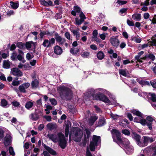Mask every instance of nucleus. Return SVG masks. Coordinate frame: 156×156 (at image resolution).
<instances>
[{
    "instance_id": "f257e3e1",
    "label": "nucleus",
    "mask_w": 156,
    "mask_h": 156,
    "mask_svg": "<svg viewBox=\"0 0 156 156\" xmlns=\"http://www.w3.org/2000/svg\"><path fill=\"white\" fill-rule=\"evenodd\" d=\"M61 98L70 100L72 98L73 92L70 88H57Z\"/></svg>"
},
{
    "instance_id": "f03ea898",
    "label": "nucleus",
    "mask_w": 156,
    "mask_h": 156,
    "mask_svg": "<svg viewBox=\"0 0 156 156\" xmlns=\"http://www.w3.org/2000/svg\"><path fill=\"white\" fill-rule=\"evenodd\" d=\"M83 135V131L80 128H77L73 131V140L76 142H80Z\"/></svg>"
},
{
    "instance_id": "7ed1b4c3",
    "label": "nucleus",
    "mask_w": 156,
    "mask_h": 156,
    "mask_svg": "<svg viewBox=\"0 0 156 156\" xmlns=\"http://www.w3.org/2000/svg\"><path fill=\"white\" fill-rule=\"evenodd\" d=\"M58 138L57 142L58 143L59 145L61 148L65 149L66 145L67 142V139H66L64 134L61 132L58 133Z\"/></svg>"
},
{
    "instance_id": "20e7f679",
    "label": "nucleus",
    "mask_w": 156,
    "mask_h": 156,
    "mask_svg": "<svg viewBox=\"0 0 156 156\" xmlns=\"http://www.w3.org/2000/svg\"><path fill=\"white\" fill-rule=\"evenodd\" d=\"M43 115V113L41 111L35 109L34 113H31L30 117L32 120L36 121L38 120L40 116H42Z\"/></svg>"
},
{
    "instance_id": "39448f33",
    "label": "nucleus",
    "mask_w": 156,
    "mask_h": 156,
    "mask_svg": "<svg viewBox=\"0 0 156 156\" xmlns=\"http://www.w3.org/2000/svg\"><path fill=\"white\" fill-rule=\"evenodd\" d=\"M111 133L112 134H115L117 140L121 144H124L126 142V140H122L121 137V133L118 130L115 129H112L111 131Z\"/></svg>"
},
{
    "instance_id": "423d86ee",
    "label": "nucleus",
    "mask_w": 156,
    "mask_h": 156,
    "mask_svg": "<svg viewBox=\"0 0 156 156\" xmlns=\"http://www.w3.org/2000/svg\"><path fill=\"white\" fill-rule=\"evenodd\" d=\"M85 131L86 134H84V138L82 141V144L83 146H86L87 143V140L88 141H89L91 134V132L88 129H86Z\"/></svg>"
},
{
    "instance_id": "0eeeda50",
    "label": "nucleus",
    "mask_w": 156,
    "mask_h": 156,
    "mask_svg": "<svg viewBox=\"0 0 156 156\" xmlns=\"http://www.w3.org/2000/svg\"><path fill=\"white\" fill-rule=\"evenodd\" d=\"M132 136L133 139L135 141L136 144L140 147L141 142L140 140L141 138V136L134 132L132 133Z\"/></svg>"
},
{
    "instance_id": "6e6552de",
    "label": "nucleus",
    "mask_w": 156,
    "mask_h": 156,
    "mask_svg": "<svg viewBox=\"0 0 156 156\" xmlns=\"http://www.w3.org/2000/svg\"><path fill=\"white\" fill-rule=\"evenodd\" d=\"M101 93L100 92H99L97 93L94 94L93 93L89 91L86 93V95L89 98H90L91 97H93L94 100L100 101Z\"/></svg>"
},
{
    "instance_id": "1a4fd4ad",
    "label": "nucleus",
    "mask_w": 156,
    "mask_h": 156,
    "mask_svg": "<svg viewBox=\"0 0 156 156\" xmlns=\"http://www.w3.org/2000/svg\"><path fill=\"white\" fill-rule=\"evenodd\" d=\"M109 41L112 45L114 47L117 48L119 46L120 41L115 37H112L110 38Z\"/></svg>"
},
{
    "instance_id": "9d476101",
    "label": "nucleus",
    "mask_w": 156,
    "mask_h": 156,
    "mask_svg": "<svg viewBox=\"0 0 156 156\" xmlns=\"http://www.w3.org/2000/svg\"><path fill=\"white\" fill-rule=\"evenodd\" d=\"M55 39L54 38H51L49 41L48 39H45L44 40L42 45L44 47H51L52 44L55 43Z\"/></svg>"
},
{
    "instance_id": "9b49d317",
    "label": "nucleus",
    "mask_w": 156,
    "mask_h": 156,
    "mask_svg": "<svg viewBox=\"0 0 156 156\" xmlns=\"http://www.w3.org/2000/svg\"><path fill=\"white\" fill-rule=\"evenodd\" d=\"M146 125L147 126L150 130H152V122L154 119L151 116H149L146 117Z\"/></svg>"
},
{
    "instance_id": "f8f14e48",
    "label": "nucleus",
    "mask_w": 156,
    "mask_h": 156,
    "mask_svg": "<svg viewBox=\"0 0 156 156\" xmlns=\"http://www.w3.org/2000/svg\"><path fill=\"white\" fill-rule=\"evenodd\" d=\"M12 74L17 76H21L23 75L22 73L17 68H14L11 69Z\"/></svg>"
},
{
    "instance_id": "ddd939ff",
    "label": "nucleus",
    "mask_w": 156,
    "mask_h": 156,
    "mask_svg": "<svg viewBox=\"0 0 156 156\" xmlns=\"http://www.w3.org/2000/svg\"><path fill=\"white\" fill-rule=\"evenodd\" d=\"M133 121L134 122L140 123L143 126H145L146 125V120L143 118L141 119V118L135 117Z\"/></svg>"
},
{
    "instance_id": "4468645a",
    "label": "nucleus",
    "mask_w": 156,
    "mask_h": 156,
    "mask_svg": "<svg viewBox=\"0 0 156 156\" xmlns=\"http://www.w3.org/2000/svg\"><path fill=\"white\" fill-rule=\"evenodd\" d=\"M55 36L56 41L58 43L59 45L64 44L66 41L64 38L61 37L57 33L55 34Z\"/></svg>"
},
{
    "instance_id": "2eb2a0df",
    "label": "nucleus",
    "mask_w": 156,
    "mask_h": 156,
    "mask_svg": "<svg viewBox=\"0 0 156 156\" xmlns=\"http://www.w3.org/2000/svg\"><path fill=\"white\" fill-rule=\"evenodd\" d=\"M11 136L9 135H7L4 137L3 143L5 147H7L11 143Z\"/></svg>"
},
{
    "instance_id": "dca6fc26",
    "label": "nucleus",
    "mask_w": 156,
    "mask_h": 156,
    "mask_svg": "<svg viewBox=\"0 0 156 156\" xmlns=\"http://www.w3.org/2000/svg\"><path fill=\"white\" fill-rule=\"evenodd\" d=\"M100 101H102L105 103L108 104H109L111 102V101L103 93H101Z\"/></svg>"
},
{
    "instance_id": "f3484780",
    "label": "nucleus",
    "mask_w": 156,
    "mask_h": 156,
    "mask_svg": "<svg viewBox=\"0 0 156 156\" xmlns=\"http://www.w3.org/2000/svg\"><path fill=\"white\" fill-rule=\"evenodd\" d=\"M143 141H141L140 145V147H143L146 146L149 143L148 139H147V136H143L142 137Z\"/></svg>"
},
{
    "instance_id": "a211bd4d",
    "label": "nucleus",
    "mask_w": 156,
    "mask_h": 156,
    "mask_svg": "<svg viewBox=\"0 0 156 156\" xmlns=\"http://www.w3.org/2000/svg\"><path fill=\"white\" fill-rule=\"evenodd\" d=\"M47 137L54 143L57 142L58 136L54 134L48 133Z\"/></svg>"
},
{
    "instance_id": "6ab92c4d",
    "label": "nucleus",
    "mask_w": 156,
    "mask_h": 156,
    "mask_svg": "<svg viewBox=\"0 0 156 156\" xmlns=\"http://www.w3.org/2000/svg\"><path fill=\"white\" fill-rule=\"evenodd\" d=\"M41 4L44 6L48 7L52 5L53 3L50 0L46 1L45 0H39Z\"/></svg>"
},
{
    "instance_id": "aec40b11",
    "label": "nucleus",
    "mask_w": 156,
    "mask_h": 156,
    "mask_svg": "<svg viewBox=\"0 0 156 156\" xmlns=\"http://www.w3.org/2000/svg\"><path fill=\"white\" fill-rule=\"evenodd\" d=\"M43 146L44 147L45 149L47 151H48V152L51 155H55L56 154V152L50 147L48 146H47L45 144H44Z\"/></svg>"
},
{
    "instance_id": "412c9836",
    "label": "nucleus",
    "mask_w": 156,
    "mask_h": 156,
    "mask_svg": "<svg viewBox=\"0 0 156 156\" xmlns=\"http://www.w3.org/2000/svg\"><path fill=\"white\" fill-rule=\"evenodd\" d=\"M54 49L55 53L57 55H60L62 52V48L58 45L55 46Z\"/></svg>"
},
{
    "instance_id": "4be33fe9",
    "label": "nucleus",
    "mask_w": 156,
    "mask_h": 156,
    "mask_svg": "<svg viewBox=\"0 0 156 156\" xmlns=\"http://www.w3.org/2000/svg\"><path fill=\"white\" fill-rule=\"evenodd\" d=\"M126 140V142L124 144L125 148L127 151H129L130 152H132L133 151V149L129 145V141L127 139L125 140Z\"/></svg>"
},
{
    "instance_id": "5701e85b",
    "label": "nucleus",
    "mask_w": 156,
    "mask_h": 156,
    "mask_svg": "<svg viewBox=\"0 0 156 156\" xmlns=\"http://www.w3.org/2000/svg\"><path fill=\"white\" fill-rule=\"evenodd\" d=\"M46 126L47 128L50 130L56 129L57 127L56 124H54L52 122L48 123L47 125Z\"/></svg>"
},
{
    "instance_id": "b1692460",
    "label": "nucleus",
    "mask_w": 156,
    "mask_h": 156,
    "mask_svg": "<svg viewBox=\"0 0 156 156\" xmlns=\"http://www.w3.org/2000/svg\"><path fill=\"white\" fill-rule=\"evenodd\" d=\"M131 112L133 114L136 115L141 118H143V114L138 110H136L135 109L131 111Z\"/></svg>"
},
{
    "instance_id": "393cba45",
    "label": "nucleus",
    "mask_w": 156,
    "mask_h": 156,
    "mask_svg": "<svg viewBox=\"0 0 156 156\" xmlns=\"http://www.w3.org/2000/svg\"><path fill=\"white\" fill-rule=\"evenodd\" d=\"M132 17L133 20L136 21H140L141 19V15L140 13L134 14L132 15Z\"/></svg>"
},
{
    "instance_id": "a878e982",
    "label": "nucleus",
    "mask_w": 156,
    "mask_h": 156,
    "mask_svg": "<svg viewBox=\"0 0 156 156\" xmlns=\"http://www.w3.org/2000/svg\"><path fill=\"white\" fill-rule=\"evenodd\" d=\"M144 53V52L143 51H140L138 55L135 56V58L136 60H137V61L139 62H142V61L141 58H140V57L141 55H142Z\"/></svg>"
},
{
    "instance_id": "bb28decb",
    "label": "nucleus",
    "mask_w": 156,
    "mask_h": 156,
    "mask_svg": "<svg viewBox=\"0 0 156 156\" xmlns=\"http://www.w3.org/2000/svg\"><path fill=\"white\" fill-rule=\"evenodd\" d=\"M97 146V144L91 141H90L89 145L90 150L91 151H94L95 149V147Z\"/></svg>"
},
{
    "instance_id": "cd10ccee",
    "label": "nucleus",
    "mask_w": 156,
    "mask_h": 156,
    "mask_svg": "<svg viewBox=\"0 0 156 156\" xmlns=\"http://www.w3.org/2000/svg\"><path fill=\"white\" fill-rule=\"evenodd\" d=\"M3 66L5 68H9L10 66V62L9 60H4L3 62Z\"/></svg>"
},
{
    "instance_id": "c85d7f7f",
    "label": "nucleus",
    "mask_w": 156,
    "mask_h": 156,
    "mask_svg": "<svg viewBox=\"0 0 156 156\" xmlns=\"http://www.w3.org/2000/svg\"><path fill=\"white\" fill-rule=\"evenodd\" d=\"M119 73L120 74L125 76H127L128 74V72L126 69L125 70L122 69H119Z\"/></svg>"
},
{
    "instance_id": "c756f323",
    "label": "nucleus",
    "mask_w": 156,
    "mask_h": 156,
    "mask_svg": "<svg viewBox=\"0 0 156 156\" xmlns=\"http://www.w3.org/2000/svg\"><path fill=\"white\" fill-rule=\"evenodd\" d=\"M34 105V103L30 101H27L26 104L25 108L28 109H30Z\"/></svg>"
},
{
    "instance_id": "7c9ffc66",
    "label": "nucleus",
    "mask_w": 156,
    "mask_h": 156,
    "mask_svg": "<svg viewBox=\"0 0 156 156\" xmlns=\"http://www.w3.org/2000/svg\"><path fill=\"white\" fill-rule=\"evenodd\" d=\"M100 136H99L94 135L93 136L92 141L98 144V142L99 140L100 139Z\"/></svg>"
},
{
    "instance_id": "2f4dec72",
    "label": "nucleus",
    "mask_w": 156,
    "mask_h": 156,
    "mask_svg": "<svg viewBox=\"0 0 156 156\" xmlns=\"http://www.w3.org/2000/svg\"><path fill=\"white\" fill-rule=\"evenodd\" d=\"M39 84L38 80L37 79H34L31 83V86L33 87H37Z\"/></svg>"
},
{
    "instance_id": "473e14b6",
    "label": "nucleus",
    "mask_w": 156,
    "mask_h": 156,
    "mask_svg": "<svg viewBox=\"0 0 156 156\" xmlns=\"http://www.w3.org/2000/svg\"><path fill=\"white\" fill-rule=\"evenodd\" d=\"M147 57L149 58L152 61L154 60L155 58V56L153 54H151L148 55H146L143 57L141 58L142 59H145Z\"/></svg>"
},
{
    "instance_id": "72a5a7b5",
    "label": "nucleus",
    "mask_w": 156,
    "mask_h": 156,
    "mask_svg": "<svg viewBox=\"0 0 156 156\" xmlns=\"http://www.w3.org/2000/svg\"><path fill=\"white\" fill-rule=\"evenodd\" d=\"M97 57L99 60H102L104 57V55L101 51H100L97 54Z\"/></svg>"
},
{
    "instance_id": "f704fd0d",
    "label": "nucleus",
    "mask_w": 156,
    "mask_h": 156,
    "mask_svg": "<svg viewBox=\"0 0 156 156\" xmlns=\"http://www.w3.org/2000/svg\"><path fill=\"white\" fill-rule=\"evenodd\" d=\"M98 119V117L97 116L91 117L89 119V123L92 124H93Z\"/></svg>"
},
{
    "instance_id": "c9c22d12",
    "label": "nucleus",
    "mask_w": 156,
    "mask_h": 156,
    "mask_svg": "<svg viewBox=\"0 0 156 156\" xmlns=\"http://www.w3.org/2000/svg\"><path fill=\"white\" fill-rule=\"evenodd\" d=\"M106 123L105 120V119H99L98 124V126L101 127L104 126Z\"/></svg>"
},
{
    "instance_id": "e433bc0d",
    "label": "nucleus",
    "mask_w": 156,
    "mask_h": 156,
    "mask_svg": "<svg viewBox=\"0 0 156 156\" xmlns=\"http://www.w3.org/2000/svg\"><path fill=\"white\" fill-rule=\"evenodd\" d=\"M34 44V43L32 41L27 42L26 43L25 46L26 48L29 50L32 47V45Z\"/></svg>"
},
{
    "instance_id": "4c0bfd02",
    "label": "nucleus",
    "mask_w": 156,
    "mask_h": 156,
    "mask_svg": "<svg viewBox=\"0 0 156 156\" xmlns=\"http://www.w3.org/2000/svg\"><path fill=\"white\" fill-rule=\"evenodd\" d=\"M23 55L21 54H19L17 55V58L20 61H21L23 63H24L26 61L23 58Z\"/></svg>"
},
{
    "instance_id": "58836bf2",
    "label": "nucleus",
    "mask_w": 156,
    "mask_h": 156,
    "mask_svg": "<svg viewBox=\"0 0 156 156\" xmlns=\"http://www.w3.org/2000/svg\"><path fill=\"white\" fill-rule=\"evenodd\" d=\"M10 5L12 8L14 9H17L18 6L19 4L18 3H14L13 2H10Z\"/></svg>"
},
{
    "instance_id": "ea45409f",
    "label": "nucleus",
    "mask_w": 156,
    "mask_h": 156,
    "mask_svg": "<svg viewBox=\"0 0 156 156\" xmlns=\"http://www.w3.org/2000/svg\"><path fill=\"white\" fill-rule=\"evenodd\" d=\"M40 35L41 38H43L44 36L45 35H50V33L46 31H42L41 30H40Z\"/></svg>"
},
{
    "instance_id": "a19ab883",
    "label": "nucleus",
    "mask_w": 156,
    "mask_h": 156,
    "mask_svg": "<svg viewBox=\"0 0 156 156\" xmlns=\"http://www.w3.org/2000/svg\"><path fill=\"white\" fill-rule=\"evenodd\" d=\"M1 105L2 107H4L8 105V101L4 99L1 100Z\"/></svg>"
},
{
    "instance_id": "79ce46f5",
    "label": "nucleus",
    "mask_w": 156,
    "mask_h": 156,
    "mask_svg": "<svg viewBox=\"0 0 156 156\" xmlns=\"http://www.w3.org/2000/svg\"><path fill=\"white\" fill-rule=\"evenodd\" d=\"M17 56V54L16 53V52L14 51L12 53L11 56V58L12 60L14 61L16 60Z\"/></svg>"
},
{
    "instance_id": "37998d69",
    "label": "nucleus",
    "mask_w": 156,
    "mask_h": 156,
    "mask_svg": "<svg viewBox=\"0 0 156 156\" xmlns=\"http://www.w3.org/2000/svg\"><path fill=\"white\" fill-rule=\"evenodd\" d=\"M75 20L76 21V24L78 25H80L83 22V21L82 19L79 20L77 18H76L75 19Z\"/></svg>"
},
{
    "instance_id": "c03bdc74",
    "label": "nucleus",
    "mask_w": 156,
    "mask_h": 156,
    "mask_svg": "<svg viewBox=\"0 0 156 156\" xmlns=\"http://www.w3.org/2000/svg\"><path fill=\"white\" fill-rule=\"evenodd\" d=\"M140 84L144 85H150V83L147 81L145 80H141L139 82Z\"/></svg>"
},
{
    "instance_id": "a18cd8bd",
    "label": "nucleus",
    "mask_w": 156,
    "mask_h": 156,
    "mask_svg": "<svg viewBox=\"0 0 156 156\" xmlns=\"http://www.w3.org/2000/svg\"><path fill=\"white\" fill-rule=\"evenodd\" d=\"M30 83H24L20 85L19 88H28L30 86Z\"/></svg>"
},
{
    "instance_id": "49530a36",
    "label": "nucleus",
    "mask_w": 156,
    "mask_h": 156,
    "mask_svg": "<svg viewBox=\"0 0 156 156\" xmlns=\"http://www.w3.org/2000/svg\"><path fill=\"white\" fill-rule=\"evenodd\" d=\"M17 46L20 49H23L25 46L24 44L22 42H18L17 44Z\"/></svg>"
},
{
    "instance_id": "de8ad7c7",
    "label": "nucleus",
    "mask_w": 156,
    "mask_h": 156,
    "mask_svg": "<svg viewBox=\"0 0 156 156\" xmlns=\"http://www.w3.org/2000/svg\"><path fill=\"white\" fill-rule=\"evenodd\" d=\"M122 133L127 136H129L130 134V133L129 131L126 129L122 130Z\"/></svg>"
},
{
    "instance_id": "09e8293b",
    "label": "nucleus",
    "mask_w": 156,
    "mask_h": 156,
    "mask_svg": "<svg viewBox=\"0 0 156 156\" xmlns=\"http://www.w3.org/2000/svg\"><path fill=\"white\" fill-rule=\"evenodd\" d=\"M9 151L10 155L14 156L15 154L13 148L12 147H10L9 148Z\"/></svg>"
},
{
    "instance_id": "8fccbe9b",
    "label": "nucleus",
    "mask_w": 156,
    "mask_h": 156,
    "mask_svg": "<svg viewBox=\"0 0 156 156\" xmlns=\"http://www.w3.org/2000/svg\"><path fill=\"white\" fill-rule=\"evenodd\" d=\"M131 40L134 41L136 42L137 43H140L141 41V39L140 38H137L135 37H132Z\"/></svg>"
},
{
    "instance_id": "3c124183",
    "label": "nucleus",
    "mask_w": 156,
    "mask_h": 156,
    "mask_svg": "<svg viewBox=\"0 0 156 156\" xmlns=\"http://www.w3.org/2000/svg\"><path fill=\"white\" fill-rule=\"evenodd\" d=\"M49 100L51 104L54 105H55L57 104L56 100L55 98L50 99Z\"/></svg>"
},
{
    "instance_id": "603ef678",
    "label": "nucleus",
    "mask_w": 156,
    "mask_h": 156,
    "mask_svg": "<svg viewBox=\"0 0 156 156\" xmlns=\"http://www.w3.org/2000/svg\"><path fill=\"white\" fill-rule=\"evenodd\" d=\"M18 68L19 69L27 68V66L25 64H23L22 63L20 62L17 66Z\"/></svg>"
},
{
    "instance_id": "864d4df0",
    "label": "nucleus",
    "mask_w": 156,
    "mask_h": 156,
    "mask_svg": "<svg viewBox=\"0 0 156 156\" xmlns=\"http://www.w3.org/2000/svg\"><path fill=\"white\" fill-rule=\"evenodd\" d=\"M11 103L12 105L16 107H19L20 105L19 102L16 101H13Z\"/></svg>"
},
{
    "instance_id": "5fc2aeb1",
    "label": "nucleus",
    "mask_w": 156,
    "mask_h": 156,
    "mask_svg": "<svg viewBox=\"0 0 156 156\" xmlns=\"http://www.w3.org/2000/svg\"><path fill=\"white\" fill-rule=\"evenodd\" d=\"M147 139H148L149 143H151L155 140V138L154 137H149L147 136Z\"/></svg>"
},
{
    "instance_id": "6e6d98bb",
    "label": "nucleus",
    "mask_w": 156,
    "mask_h": 156,
    "mask_svg": "<svg viewBox=\"0 0 156 156\" xmlns=\"http://www.w3.org/2000/svg\"><path fill=\"white\" fill-rule=\"evenodd\" d=\"M4 132L3 130L0 128V140L2 139L4 137Z\"/></svg>"
},
{
    "instance_id": "4d7b16f0",
    "label": "nucleus",
    "mask_w": 156,
    "mask_h": 156,
    "mask_svg": "<svg viewBox=\"0 0 156 156\" xmlns=\"http://www.w3.org/2000/svg\"><path fill=\"white\" fill-rule=\"evenodd\" d=\"M74 10L76 12L79 13L81 12L80 8L77 6H74Z\"/></svg>"
},
{
    "instance_id": "13d9d810",
    "label": "nucleus",
    "mask_w": 156,
    "mask_h": 156,
    "mask_svg": "<svg viewBox=\"0 0 156 156\" xmlns=\"http://www.w3.org/2000/svg\"><path fill=\"white\" fill-rule=\"evenodd\" d=\"M127 23L128 25L130 26H133L134 25V23L129 19L127 20Z\"/></svg>"
},
{
    "instance_id": "bf43d9fd",
    "label": "nucleus",
    "mask_w": 156,
    "mask_h": 156,
    "mask_svg": "<svg viewBox=\"0 0 156 156\" xmlns=\"http://www.w3.org/2000/svg\"><path fill=\"white\" fill-rule=\"evenodd\" d=\"M92 40L98 42H100L101 41V40L97 36L92 37Z\"/></svg>"
},
{
    "instance_id": "052dcab7",
    "label": "nucleus",
    "mask_w": 156,
    "mask_h": 156,
    "mask_svg": "<svg viewBox=\"0 0 156 156\" xmlns=\"http://www.w3.org/2000/svg\"><path fill=\"white\" fill-rule=\"evenodd\" d=\"M151 100L153 102H154L156 101V97L155 94L154 93L151 94Z\"/></svg>"
},
{
    "instance_id": "680f3d73",
    "label": "nucleus",
    "mask_w": 156,
    "mask_h": 156,
    "mask_svg": "<svg viewBox=\"0 0 156 156\" xmlns=\"http://www.w3.org/2000/svg\"><path fill=\"white\" fill-rule=\"evenodd\" d=\"M70 52L73 54H75L79 51V50H77L76 51L75 50L74 48H71L70 50Z\"/></svg>"
},
{
    "instance_id": "e2e57ef3",
    "label": "nucleus",
    "mask_w": 156,
    "mask_h": 156,
    "mask_svg": "<svg viewBox=\"0 0 156 156\" xmlns=\"http://www.w3.org/2000/svg\"><path fill=\"white\" fill-rule=\"evenodd\" d=\"M73 87V86L71 84H64V85H62V86L60 88H69V87Z\"/></svg>"
},
{
    "instance_id": "0e129e2a",
    "label": "nucleus",
    "mask_w": 156,
    "mask_h": 156,
    "mask_svg": "<svg viewBox=\"0 0 156 156\" xmlns=\"http://www.w3.org/2000/svg\"><path fill=\"white\" fill-rule=\"evenodd\" d=\"M151 84L153 88H156V82L155 80H152L150 81V84Z\"/></svg>"
},
{
    "instance_id": "69168bd1",
    "label": "nucleus",
    "mask_w": 156,
    "mask_h": 156,
    "mask_svg": "<svg viewBox=\"0 0 156 156\" xmlns=\"http://www.w3.org/2000/svg\"><path fill=\"white\" fill-rule=\"evenodd\" d=\"M128 8H123L120 9L119 10V12L121 14L125 13L126 12Z\"/></svg>"
},
{
    "instance_id": "338daca9",
    "label": "nucleus",
    "mask_w": 156,
    "mask_h": 156,
    "mask_svg": "<svg viewBox=\"0 0 156 156\" xmlns=\"http://www.w3.org/2000/svg\"><path fill=\"white\" fill-rule=\"evenodd\" d=\"M44 118L46 119V120L48 122H50L51 120V117L49 115H45Z\"/></svg>"
},
{
    "instance_id": "774afa93",
    "label": "nucleus",
    "mask_w": 156,
    "mask_h": 156,
    "mask_svg": "<svg viewBox=\"0 0 156 156\" xmlns=\"http://www.w3.org/2000/svg\"><path fill=\"white\" fill-rule=\"evenodd\" d=\"M152 150L153 153L152 154V156H156V146L152 147Z\"/></svg>"
}]
</instances>
